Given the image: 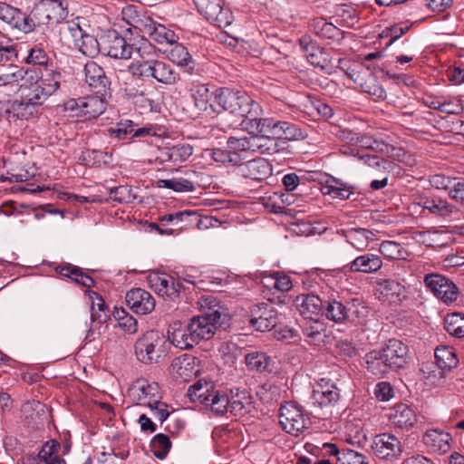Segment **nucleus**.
I'll return each instance as SVG.
<instances>
[{"mask_svg": "<svg viewBox=\"0 0 464 464\" xmlns=\"http://www.w3.org/2000/svg\"><path fill=\"white\" fill-rule=\"evenodd\" d=\"M436 363L441 370L450 371L455 368L459 360L452 347L440 346L435 350Z\"/></svg>", "mask_w": 464, "mask_h": 464, "instance_id": "nucleus-43", "label": "nucleus"}, {"mask_svg": "<svg viewBox=\"0 0 464 464\" xmlns=\"http://www.w3.org/2000/svg\"><path fill=\"white\" fill-rule=\"evenodd\" d=\"M450 434L439 429L428 430L422 437L425 446L430 451L438 454H444L450 450Z\"/></svg>", "mask_w": 464, "mask_h": 464, "instance_id": "nucleus-28", "label": "nucleus"}, {"mask_svg": "<svg viewBox=\"0 0 464 464\" xmlns=\"http://www.w3.org/2000/svg\"><path fill=\"white\" fill-rule=\"evenodd\" d=\"M277 138L267 137V136H253V147L254 151H257L261 154L273 155L279 151Z\"/></svg>", "mask_w": 464, "mask_h": 464, "instance_id": "nucleus-49", "label": "nucleus"}, {"mask_svg": "<svg viewBox=\"0 0 464 464\" xmlns=\"http://www.w3.org/2000/svg\"><path fill=\"white\" fill-rule=\"evenodd\" d=\"M389 420L392 424L398 428L408 429L413 427L417 422V414L409 405L399 403L391 409Z\"/></svg>", "mask_w": 464, "mask_h": 464, "instance_id": "nucleus-29", "label": "nucleus"}, {"mask_svg": "<svg viewBox=\"0 0 464 464\" xmlns=\"http://www.w3.org/2000/svg\"><path fill=\"white\" fill-rule=\"evenodd\" d=\"M128 397L134 404L148 407L161 423L170 414L169 405L161 401L160 389L157 382L138 379L128 389Z\"/></svg>", "mask_w": 464, "mask_h": 464, "instance_id": "nucleus-1", "label": "nucleus"}, {"mask_svg": "<svg viewBox=\"0 0 464 464\" xmlns=\"http://www.w3.org/2000/svg\"><path fill=\"white\" fill-rule=\"evenodd\" d=\"M218 315L213 312L208 317L198 315L190 319L188 323L192 335L198 343L202 340L211 339L217 330V325L219 324Z\"/></svg>", "mask_w": 464, "mask_h": 464, "instance_id": "nucleus-16", "label": "nucleus"}, {"mask_svg": "<svg viewBox=\"0 0 464 464\" xmlns=\"http://www.w3.org/2000/svg\"><path fill=\"white\" fill-rule=\"evenodd\" d=\"M38 72L41 77L39 81L51 96L61 85L63 79L61 72L50 66L40 69Z\"/></svg>", "mask_w": 464, "mask_h": 464, "instance_id": "nucleus-39", "label": "nucleus"}, {"mask_svg": "<svg viewBox=\"0 0 464 464\" xmlns=\"http://www.w3.org/2000/svg\"><path fill=\"white\" fill-rule=\"evenodd\" d=\"M365 362L367 370L374 375L382 376L388 372L391 368L381 351H372L366 354Z\"/></svg>", "mask_w": 464, "mask_h": 464, "instance_id": "nucleus-45", "label": "nucleus"}, {"mask_svg": "<svg viewBox=\"0 0 464 464\" xmlns=\"http://www.w3.org/2000/svg\"><path fill=\"white\" fill-rule=\"evenodd\" d=\"M200 372L199 360L190 354L175 358L170 365L172 377L179 382H189Z\"/></svg>", "mask_w": 464, "mask_h": 464, "instance_id": "nucleus-13", "label": "nucleus"}, {"mask_svg": "<svg viewBox=\"0 0 464 464\" xmlns=\"http://www.w3.org/2000/svg\"><path fill=\"white\" fill-rule=\"evenodd\" d=\"M279 423L285 432L298 436L308 428L310 421L302 407L290 401L280 407Z\"/></svg>", "mask_w": 464, "mask_h": 464, "instance_id": "nucleus-6", "label": "nucleus"}, {"mask_svg": "<svg viewBox=\"0 0 464 464\" xmlns=\"http://www.w3.org/2000/svg\"><path fill=\"white\" fill-rule=\"evenodd\" d=\"M391 368H402L408 360V347L400 340L390 339L381 351Z\"/></svg>", "mask_w": 464, "mask_h": 464, "instance_id": "nucleus-22", "label": "nucleus"}, {"mask_svg": "<svg viewBox=\"0 0 464 464\" xmlns=\"http://www.w3.org/2000/svg\"><path fill=\"white\" fill-rule=\"evenodd\" d=\"M137 58L128 65V72L136 78H150L155 57H158L155 47L146 39L136 43L135 52Z\"/></svg>", "mask_w": 464, "mask_h": 464, "instance_id": "nucleus-5", "label": "nucleus"}, {"mask_svg": "<svg viewBox=\"0 0 464 464\" xmlns=\"http://www.w3.org/2000/svg\"><path fill=\"white\" fill-rule=\"evenodd\" d=\"M189 92L194 104L198 111H206L208 107H211L209 104L211 93L208 85L200 82H194L189 88Z\"/></svg>", "mask_w": 464, "mask_h": 464, "instance_id": "nucleus-40", "label": "nucleus"}, {"mask_svg": "<svg viewBox=\"0 0 464 464\" xmlns=\"http://www.w3.org/2000/svg\"><path fill=\"white\" fill-rule=\"evenodd\" d=\"M262 114L248 116L246 126L250 132L258 133V136L277 138L280 136L279 121L272 118H262Z\"/></svg>", "mask_w": 464, "mask_h": 464, "instance_id": "nucleus-23", "label": "nucleus"}, {"mask_svg": "<svg viewBox=\"0 0 464 464\" xmlns=\"http://www.w3.org/2000/svg\"><path fill=\"white\" fill-rule=\"evenodd\" d=\"M215 100L222 108L237 116L245 117L262 114L263 111L258 102L254 101L246 92L229 88H219L215 92Z\"/></svg>", "mask_w": 464, "mask_h": 464, "instance_id": "nucleus-2", "label": "nucleus"}, {"mask_svg": "<svg viewBox=\"0 0 464 464\" xmlns=\"http://www.w3.org/2000/svg\"><path fill=\"white\" fill-rule=\"evenodd\" d=\"M238 172L246 179L262 181L272 174V166L265 159L258 158L238 164Z\"/></svg>", "mask_w": 464, "mask_h": 464, "instance_id": "nucleus-20", "label": "nucleus"}, {"mask_svg": "<svg viewBox=\"0 0 464 464\" xmlns=\"http://www.w3.org/2000/svg\"><path fill=\"white\" fill-rule=\"evenodd\" d=\"M348 266L352 272L370 274L382 268V260L377 255L367 253L357 256Z\"/></svg>", "mask_w": 464, "mask_h": 464, "instance_id": "nucleus-31", "label": "nucleus"}, {"mask_svg": "<svg viewBox=\"0 0 464 464\" xmlns=\"http://www.w3.org/2000/svg\"><path fill=\"white\" fill-rule=\"evenodd\" d=\"M316 35L321 38L339 42L343 39L344 33L332 23L320 19L314 24Z\"/></svg>", "mask_w": 464, "mask_h": 464, "instance_id": "nucleus-44", "label": "nucleus"}, {"mask_svg": "<svg viewBox=\"0 0 464 464\" xmlns=\"http://www.w3.org/2000/svg\"><path fill=\"white\" fill-rule=\"evenodd\" d=\"M340 464H369L367 457L353 450H344L338 457Z\"/></svg>", "mask_w": 464, "mask_h": 464, "instance_id": "nucleus-64", "label": "nucleus"}, {"mask_svg": "<svg viewBox=\"0 0 464 464\" xmlns=\"http://www.w3.org/2000/svg\"><path fill=\"white\" fill-rule=\"evenodd\" d=\"M209 401L205 405L209 406L217 415L228 412L229 397L223 392L212 389V394L208 395Z\"/></svg>", "mask_w": 464, "mask_h": 464, "instance_id": "nucleus-47", "label": "nucleus"}, {"mask_svg": "<svg viewBox=\"0 0 464 464\" xmlns=\"http://www.w3.org/2000/svg\"><path fill=\"white\" fill-rule=\"evenodd\" d=\"M212 389L214 388L207 382L203 384L197 382L188 389L187 395L190 401L205 404L209 401L208 395L212 394Z\"/></svg>", "mask_w": 464, "mask_h": 464, "instance_id": "nucleus-54", "label": "nucleus"}, {"mask_svg": "<svg viewBox=\"0 0 464 464\" xmlns=\"http://www.w3.org/2000/svg\"><path fill=\"white\" fill-rule=\"evenodd\" d=\"M245 362L248 370L258 372H272L275 368L271 357L258 351L247 353L245 355Z\"/></svg>", "mask_w": 464, "mask_h": 464, "instance_id": "nucleus-35", "label": "nucleus"}, {"mask_svg": "<svg viewBox=\"0 0 464 464\" xmlns=\"http://www.w3.org/2000/svg\"><path fill=\"white\" fill-rule=\"evenodd\" d=\"M125 299L128 306L139 314H148L155 308L154 297L141 288H133L128 291Z\"/></svg>", "mask_w": 464, "mask_h": 464, "instance_id": "nucleus-18", "label": "nucleus"}, {"mask_svg": "<svg viewBox=\"0 0 464 464\" xmlns=\"http://www.w3.org/2000/svg\"><path fill=\"white\" fill-rule=\"evenodd\" d=\"M278 322L277 311L270 304H254L250 310V324L261 332L270 331Z\"/></svg>", "mask_w": 464, "mask_h": 464, "instance_id": "nucleus-12", "label": "nucleus"}, {"mask_svg": "<svg viewBox=\"0 0 464 464\" xmlns=\"http://www.w3.org/2000/svg\"><path fill=\"white\" fill-rule=\"evenodd\" d=\"M198 305L202 313L201 316L208 317L215 312L218 315V322H220L221 313L219 310L221 306L215 295L212 294L202 295L198 301Z\"/></svg>", "mask_w": 464, "mask_h": 464, "instance_id": "nucleus-52", "label": "nucleus"}, {"mask_svg": "<svg viewBox=\"0 0 464 464\" xmlns=\"http://www.w3.org/2000/svg\"><path fill=\"white\" fill-rule=\"evenodd\" d=\"M193 154V147L188 143H181L174 145L170 148H166L161 152L162 161H169L174 165H179Z\"/></svg>", "mask_w": 464, "mask_h": 464, "instance_id": "nucleus-36", "label": "nucleus"}, {"mask_svg": "<svg viewBox=\"0 0 464 464\" xmlns=\"http://www.w3.org/2000/svg\"><path fill=\"white\" fill-rule=\"evenodd\" d=\"M27 69L11 66L4 72H0V86L5 85H20L26 75Z\"/></svg>", "mask_w": 464, "mask_h": 464, "instance_id": "nucleus-51", "label": "nucleus"}, {"mask_svg": "<svg viewBox=\"0 0 464 464\" xmlns=\"http://www.w3.org/2000/svg\"><path fill=\"white\" fill-rule=\"evenodd\" d=\"M110 198L119 203H132L137 194L130 186H119L110 189Z\"/></svg>", "mask_w": 464, "mask_h": 464, "instance_id": "nucleus-60", "label": "nucleus"}, {"mask_svg": "<svg viewBox=\"0 0 464 464\" xmlns=\"http://www.w3.org/2000/svg\"><path fill=\"white\" fill-rule=\"evenodd\" d=\"M423 208L428 209L430 213L439 216H448L452 212V207L441 198H425L420 203Z\"/></svg>", "mask_w": 464, "mask_h": 464, "instance_id": "nucleus-50", "label": "nucleus"}, {"mask_svg": "<svg viewBox=\"0 0 464 464\" xmlns=\"http://www.w3.org/2000/svg\"><path fill=\"white\" fill-rule=\"evenodd\" d=\"M295 304L300 314L306 320H314L323 312L324 307V302L314 294L297 295Z\"/></svg>", "mask_w": 464, "mask_h": 464, "instance_id": "nucleus-25", "label": "nucleus"}, {"mask_svg": "<svg viewBox=\"0 0 464 464\" xmlns=\"http://www.w3.org/2000/svg\"><path fill=\"white\" fill-rule=\"evenodd\" d=\"M363 92H366L378 99H384L386 97L385 90L379 84L375 76H373L368 70L364 72H358L353 78Z\"/></svg>", "mask_w": 464, "mask_h": 464, "instance_id": "nucleus-32", "label": "nucleus"}, {"mask_svg": "<svg viewBox=\"0 0 464 464\" xmlns=\"http://www.w3.org/2000/svg\"><path fill=\"white\" fill-rule=\"evenodd\" d=\"M151 287L166 299H176L180 292L181 284L173 276L162 273H154L149 276Z\"/></svg>", "mask_w": 464, "mask_h": 464, "instance_id": "nucleus-17", "label": "nucleus"}, {"mask_svg": "<svg viewBox=\"0 0 464 464\" xmlns=\"http://www.w3.org/2000/svg\"><path fill=\"white\" fill-rule=\"evenodd\" d=\"M61 445L56 440L45 442L37 455V460L40 459L45 464H66L65 460L58 455Z\"/></svg>", "mask_w": 464, "mask_h": 464, "instance_id": "nucleus-42", "label": "nucleus"}, {"mask_svg": "<svg viewBox=\"0 0 464 464\" xmlns=\"http://www.w3.org/2000/svg\"><path fill=\"white\" fill-rule=\"evenodd\" d=\"M195 171L187 172L188 178H175L170 179H159L157 181L159 188L172 189L176 192H190L195 189V181L191 176H195Z\"/></svg>", "mask_w": 464, "mask_h": 464, "instance_id": "nucleus-37", "label": "nucleus"}, {"mask_svg": "<svg viewBox=\"0 0 464 464\" xmlns=\"http://www.w3.org/2000/svg\"><path fill=\"white\" fill-rule=\"evenodd\" d=\"M135 353L143 363H157L168 354L169 342L165 335L155 330L148 331L135 343Z\"/></svg>", "mask_w": 464, "mask_h": 464, "instance_id": "nucleus-3", "label": "nucleus"}, {"mask_svg": "<svg viewBox=\"0 0 464 464\" xmlns=\"http://www.w3.org/2000/svg\"><path fill=\"white\" fill-rule=\"evenodd\" d=\"M198 12L212 24L218 28H226L233 21L228 8L223 7L222 0H193Z\"/></svg>", "mask_w": 464, "mask_h": 464, "instance_id": "nucleus-7", "label": "nucleus"}, {"mask_svg": "<svg viewBox=\"0 0 464 464\" xmlns=\"http://www.w3.org/2000/svg\"><path fill=\"white\" fill-rule=\"evenodd\" d=\"M424 284L432 294L445 303L458 298V288L455 284L440 274H428L424 276Z\"/></svg>", "mask_w": 464, "mask_h": 464, "instance_id": "nucleus-10", "label": "nucleus"}, {"mask_svg": "<svg viewBox=\"0 0 464 464\" xmlns=\"http://www.w3.org/2000/svg\"><path fill=\"white\" fill-rule=\"evenodd\" d=\"M181 350L190 349L198 344L192 335L189 324L182 326L179 323H174L168 331V342Z\"/></svg>", "mask_w": 464, "mask_h": 464, "instance_id": "nucleus-26", "label": "nucleus"}, {"mask_svg": "<svg viewBox=\"0 0 464 464\" xmlns=\"http://www.w3.org/2000/svg\"><path fill=\"white\" fill-rule=\"evenodd\" d=\"M101 53L113 59H130L135 52L136 44H129L125 38L115 31L108 32L100 38Z\"/></svg>", "mask_w": 464, "mask_h": 464, "instance_id": "nucleus-8", "label": "nucleus"}, {"mask_svg": "<svg viewBox=\"0 0 464 464\" xmlns=\"http://www.w3.org/2000/svg\"><path fill=\"white\" fill-rule=\"evenodd\" d=\"M368 307L358 299H353L347 306V321L362 323L368 315Z\"/></svg>", "mask_w": 464, "mask_h": 464, "instance_id": "nucleus-58", "label": "nucleus"}, {"mask_svg": "<svg viewBox=\"0 0 464 464\" xmlns=\"http://www.w3.org/2000/svg\"><path fill=\"white\" fill-rule=\"evenodd\" d=\"M323 314L334 323H343L347 319V305L335 299H329L324 302Z\"/></svg>", "mask_w": 464, "mask_h": 464, "instance_id": "nucleus-41", "label": "nucleus"}, {"mask_svg": "<svg viewBox=\"0 0 464 464\" xmlns=\"http://www.w3.org/2000/svg\"><path fill=\"white\" fill-rule=\"evenodd\" d=\"M142 31L147 34L152 41L160 44L172 45L176 44L179 39L174 31L153 21L150 17H146L144 21H142Z\"/></svg>", "mask_w": 464, "mask_h": 464, "instance_id": "nucleus-21", "label": "nucleus"}, {"mask_svg": "<svg viewBox=\"0 0 464 464\" xmlns=\"http://www.w3.org/2000/svg\"><path fill=\"white\" fill-rule=\"evenodd\" d=\"M150 450L159 459H164L171 448L169 438L163 433L155 435L150 441Z\"/></svg>", "mask_w": 464, "mask_h": 464, "instance_id": "nucleus-53", "label": "nucleus"}, {"mask_svg": "<svg viewBox=\"0 0 464 464\" xmlns=\"http://www.w3.org/2000/svg\"><path fill=\"white\" fill-rule=\"evenodd\" d=\"M251 408V397L243 392L229 398L228 411L234 416H243Z\"/></svg>", "mask_w": 464, "mask_h": 464, "instance_id": "nucleus-46", "label": "nucleus"}, {"mask_svg": "<svg viewBox=\"0 0 464 464\" xmlns=\"http://www.w3.org/2000/svg\"><path fill=\"white\" fill-rule=\"evenodd\" d=\"M305 53L306 59L314 67L328 71L332 69L333 63L330 54L314 43H305V39L300 41Z\"/></svg>", "mask_w": 464, "mask_h": 464, "instance_id": "nucleus-27", "label": "nucleus"}, {"mask_svg": "<svg viewBox=\"0 0 464 464\" xmlns=\"http://www.w3.org/2000/svg\"><path fill=\"white\" fill-rule=\"evenodd\" d=\"M0 20L24 34L33 25L26 14L5 2H0Z\"/></svg>", "mask_w": 464, "mask_h": 464, "instance_id": "nucleus-19", "label": "nucleus"}, {"mask_svg": "<svg viewBox=\"0 0 464 464\" xmlns=\"http://www.w3.org/2000/svg\"><path fill=\"white\" fill-rule=\"evenodd\" d=\"M447 333L457 338L464 337V315L459 313L448 314L445 318Z\"/></svg>", "mask_w": 464, "mask_h": 464, "instance_id": "nucleus-55", "label": "nucleus"}, {"mask_svg": "<svg viewBox=\"0 0 464 464\" xmlns=\"http://www.w3.org/2000/svg\"><path fill=\"white\" fill-rule=\"evenodd\" d=\"M106 97L100 94L82 97V117L92 119L103 113L106 110Z\"/></svg>", "mask_w": 464, "mask_h": 464, "instance_id": "nucleus-33", "label": "nucleus"}, {"mask_svg": "<svg viewBox=\"0 0 464 464\" xmlns=\"http://www.w3.org/2000/svg\"><path fill=\"white\" fill-rule=\"evenodd\" d=\"M40 75L35 69H27L24 81L19 85L21 98L31 102L37 107L47 100L50 94L39 81Z\"/></svg>", "mask_w": 464, "mask_h": 464, "instance_id": "nucleus-9", "label": "nucleus"}, {"mask_svg": "<svg viewBox=\"0 0 464 464\" xmlns=\"http://www.w3.org/2000/svg\"><path fill=\"white\" fill-rule=\"evenodd\" d=\"M339 389L330 380L322 379L313 392V401L320 407H327L339 401Z\"/></svg>", "mask_w": 464, "mask_h": 464, "instance_id": "nucleus-24", "label": "nucleus"}, {"mask_svg": "<svg viewBox=\"0 0 464 464\" xmlns=\"http://www.w3.org/2000/svg\"><path fill=\"white\" fill-rule=\"evenodd\" d=\"M134 127L135 124L132 121H121L118 122L114 127L109 128L108 132L111 136L115 137L118 140H124L128 137V135L132 137Z\"/></svg>", "mask_w": 464, "mask_h": 464, "instance_id": "nucleus-63", "label": "nucleus"}, {"mask_svg": "<svg viewBox=\"0 0 464 464\" xmlns=\"http://www.w3.org/2000/svg\"><path fill=\"white\" fill-rule=\"evenodd\" d=\"M74 44L82 54L89 57H94L102 51L100 40H97L93 35L87 33Z\"/></svg>", "mask_w": 464, "mask_h": 464, "instance_id": "nucleus-48", "label": "nucleus"}, {"mask_svg": "<svg viewBox=\"0 0 464 464\" xmlns=\"http://www.w3.org/2000/svg\"><path fill=\"white\" fill-rule=\"evenodd\" d=\"M324 194L332 195L334 198L340 199H347L353 193L351 187L347 186L346 184L341 182L336 179L328 181L326 186L324 187Z\"/></svg>", "mask_w": 464, "mask_h": 464, "instance_id": "nucleus-59", "label": "nucleus"}, {"mask_svg": "<svg viewBox=\"0 0 464 464\" xmlns=\"http://www.w3.org/2000/svg\"><path fill=\"white\" fill-rule=\"evenodd\" d=\"M378 291L391 302H401L408 297L406 286L392 278L382 279L377 282Z\"/></svg>", "mask_w": 464, "mask_h": 464, "instance_id": "nucleus-30", "label": "nucleus"}, {"mask_svg": "<svg viewBox=\"0 0 464 464\" xmlns=\"http://www.w3.org/2000/svg\"><path fill=\"white\" fill-rule=\"evenodd\" d=\"M372 449L381 459L398 458L402 452L400 440L389 433H381L374 437Z\"/></svg>", "mask_w": 464, "mask_h": 464, "instance_id": "nucleus-15", "label": "nucleus"}, {"mask_svg": "<svg viewBox=\"0 0 464 464\" xmlns=\"http://www.w3.org/2000/svg\"><path fill=\"white\" fill-rule=\"evenodd\" d=\"M113 317L118 322V325L124 332L128 334H134L138 329V322L137 320L123 308H115L113 311Z\"/></svg>", "mask_w": 464, "mask_h": 464, "instance_id": "nucleus-56", "label": "nucleus"}, {"mask_svg": "<svg viewBox=\"0 0 464 464\" xmlns=\"http://www.w3.org/2000/svg\"><path fill=\"white\" fill-rule=\"evenodd\" d=\"M68 4L66 0H48L36 5L27 17L33 24L29 33L33 32L36 25L58 24L64 20L68 14Z\"/></svg>", "mask_w": 464, "mask_h": 464, "instance_id": "nucleus-4", "label": "nucleus"}, {"mask_svg": "<svg viewBox=\"0 0 464 464\" xmlns=\"http://www.w3.org/2000/svg\"><path fill=\"white\" fill-rule=\"evenodd\" d=\"M151 78L155 79L158 82L165 85H173L179 79V74L175 72L172 66L163 61L155 57L152 65Z\"/></svg>", "mask_w": 464, "mask_h": 464, "instance_id": "nucleus-34", "label": "nucleus"}, {"mask_svg": "<svg viewBox=\"0 0 464 464\" xmlns=\"http://www.w3.org/2000/svg\"><path fill=\"white\" fill-rule=\"evenodd\" d=\"M381 254L389 259H405L408 256L407 250L401 244L395 241H383L380 245Z\"/></svg>", "mask_w": 464, "mask_h": 464, "instance_id": "nucleus-57", "label": "nucleus"}, {"mask_svg": "<svg viewBox=\"0 0 464 464\" xmlns=\"http://www.w3.org/2000/svg\"><path fill=\"white\" fill-rule=\"evenodd\" d=\"M85 82L96 94L111 96V82L102 67L95 62H88L84 66Z\"/></svg>", "mask_w": 464, "mask_h": 464, "instance_id": "nucleus-11", "label": "nucleus"}, {"mask_svg": "<svg viewBox=\"0 0 464 464\" xmlns=\"http://www.w3.org/2000/svg\"><path fill=\"white\" fill-rule=\"evenodd\" d=\"M346 241L354 248L362 251L368 247L369 242L373 240L374 233L366 228H351L345 233Z\"/></svg>", "mask_w": 464, "mask_h": 464, "instance_id": "nucleus-38", "label": "nucleus"}, {"mask_svg": "<svg viewBox=\"0 0 464 464\" xmlns=\"http://www.w3.org/2000/svg\"><path fill=\"white\" fill-rule=\"evenodd\" d=\"M253 136L251 137H230L227 140L228 149L234 153H240L246 151H254Z\"/></svg>", "mask_w": 464, "mask_h": 464, "instance_id": "nucleus-62", "label": "nucleus"}, {"mask_svg": "<svg viewBox=\"0 0 464 464\" xmlns=\"http://www.w3.org/2000/svg\"><path fill=\"white\" fill-rule=\"evenodd\" d=\"M37 112V106L25 99L1 102L0 113L8 121L28 120Z\"/></svg>", "mask_w": 464, "mask_h": 464, "instance_id": "nucleus-14", "label": "nucleus"}, {"mask_svg": "<svg viewBox=\"0 0 464 464\" xmlns=\"http://www.w3.org/2000/svg\"><path fill=\"white\" fill-rule=\"evenodd\" d=\"M168 57L179 66H187L191 62V56L187 48L177 43L171 45L170 50L168 52Z\"/></svg>", "mask_w": 464, "mask_h": 464, "instance_id": "nucleus-61", "label": "nucleus"}]
</instances>
